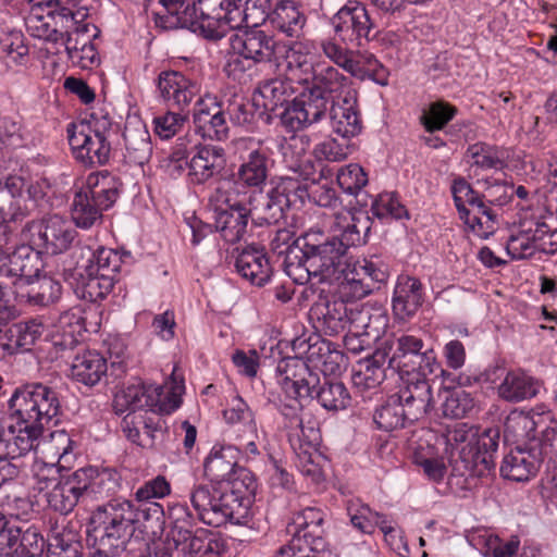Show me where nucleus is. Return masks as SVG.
<instances>
[{
    "label": "nucleus",
    "instance_id": "obj_1",
    "mask_svg": "<svg viewBox=\"0 0 557 557\" xmlns=\"http://www.w3.org/2000/svg\"><path fill=\"white\" fill-rule=\"evenodd\" d=\"M8 405L16 424L5 428L0 421V455L7 460L39 448L44 425L59 413L60 401L53 388L32 383L15 388Z\"/></svg>",
    "mask_w": 557,
    "mask_h": 557
},
{
    "label": "nucleus",
    "instance_id": "obj_2",
    "mask_svg": "<svg viewBox=\"0 0 557 557\" xmlns=\"http://www.w3.org/2000/svg\"><path fill=\"white\" fill-rule=\"evenodd\" d=\"M137 513L126 499H112L99 506L90 517L88 557H125L134 531Z\"/></svg>",
    "mask_w": 557,
    "mask_h": 557
},
{
    "label": "nucleus",
    "instance_id": "obj_3",
    "mask_svg": "<svg viewBox=\"0 0 557 557\" xmlns=\"http://www.w3.org/2000/svg\"><path fill=\"white\" fill-rule=\"evenodd\" d=\"M300 248H294L288 257L292 280L299 285L307 284L311 277L319 282L331 280L344 263L347 250L339 236L326 235L320 228L305 233Z\"/></svg>",
    "mask_w": 557,
    "mask_h": 557
},
{
    "label": "nucleus",
    "instance_id": "obj_4",
    "mask_svg": "<svg viewBox=\"0 0 557 557\" xmlns=\"http://www.w3.org/2000/svg\"><path fill=\"white\" fill-rule=\"evenodd\" d=\"M252 492L253 481L244 490L230 484L210 490L208 485L199 484L190 492V503L198 519L208 525L244 524L249 517Z\"/></svg>",
    "mask_w": 557,
    "mask_h": 557
},
{
    "label": "nucleus",
    "instance_id": "obj_5",
    "mask_svg": "<svg viewBox=\"0 0 557 557\" xmlns=\"http://www.w3.org/2000/svg\"><path fill=\"white\" fill-rule=\"evenodd\" d=\"M500 431L487 428L482 432L467 423H457L446 435L451 447V458L462 463V475L483 478L495 469V455L498 449Z\"/></svg>",
    "mask_w": 557,
    "mask_h": 557
},
{
    "label": "nucleus",
    "instance_id": "obj_6",
    "mask_svg": "<svg viewBox=\"0 0 557 557\" xmlns=\"http://www.w3.org/2000/svg\"><path fill=\"white\" fill-rule=\"evenodd\" d=\"M66 133L73 156L83 166H101L110 160L113 123L108 113L92 112L78 124L70 123Z\"/></svg>",
    "mask_w": 557,
    "mask_h": 557
},
{
    "label": "nucleus",
    "instance_id": "obj_7",
    "mask_svg": "<svg viewBox=\"0 0 557 557\" xmlns=\"http://www.w3.org/2000/svg\"><path fill=\"white\" fill-rule=\"evenodd\" d=\"M382 349L388 355V367L403 379L407 376H428L434 374L440 364L432 347L414 335L403 334L397 338L384 341Z\"/></svg>",
    "mask_w": 557,
    "mask_h": 557
},
{
    "label": "nucleus",
    "instance_id": "obj_8",
    "mask_svg": "<svg viewBox=\"0 0 557 557\" xmlns=\"http://www.w3.org/2000/svg\"><path fill=\"white\" fill-rule=\"evenodd\" d=\"M12 237L11 226L0 225V277L12 285L24 287L42 272L44 260L40 251L28 245H21L13 252L7 253L5 248Z\"/></svg>",
    "mask_w": 557,
    "mask_h": 557
},
{
    "label": "nucleus",
    "instance_id": "obj_9",
    "mask_svg": "<svg viewBox=\"0 0 557 557\" xmlns=\"http://www.w3.org/2000/svg\"><path fill=\"white\" fill-rule=\"evenodd\" d=\"M223 543L214 533L206 529L195 531L194 537L165 535L146 545L138 557H201L220 554Z\"/></svg>",
    "mask_w": 557,
    "mask_h": 557
},
{
    "label": "nucleus",
    "instance_id": "obj_10",
    "mask_svg": "<svg viewBox=\"0 0 557 557\" xmlns=\"http://www.w3.org/2000/svg\"><path fill=\"white\" fill-rule=\"evenodd\" d=\"M307 197H309V190L305 183L298 178L281 177L256 207L259 210V224L277 223L287 210L301 209Z\"/></svg>",
    "mask_w": 557,
    "mask_h": 557
},
{
    "label": "nucleus",
    "instance_id": "obj_11",
    "mask_svg": "<svg viewBox=\"0 0 557 557\" xmlns=\"http://www.w3.org/2000/svg\"><path fill=\"white\" fill-rule=\"evenodd\" d=\"M181 405L175 395L163 396V388L158 385H146L141 382L125 387L114 397V409L119 414L141 413L143 410H150L153 413L170 414Z\"/></svg>",
    "mask_w": 557,
    "mask_h": 557
},
{
    "label": "nucleus",
    "instance_id": "obj_12",
    "mask_svg": "<svg viewBox=\"0 0 557 557\" xmlns=\"http://www.w3.org/2000/svg\"><path fill=\"white\" fill-rule=\"evenodd\" d=\"M335 35L346 45L361 47L376 35V25L366 5L359 1H348L331 18Z\"/></svg>",
    "mask_w": 557,
    "mask_h": 557
},
{
    "label": "nucleus",
    "instance_id": "obj_13",
    "mask_svg": "<svg viewBox=\"0 0 557 557\" xmlns=\"http://www.w3.org/2000/svg\"><path fill=\"white\" fill-rule=\"evenodd\" d=\"M302 522L288 542L282 546L274 557H318L317 553L324 549L323 539L324 513L317 508L302 510Z\"/></svg>",
    "mask_w": 557,
    "mask_h": 557
},
{
    "label": "nucleus",
    "instance_id": "obj_14",
    "mask_svg": "<svg viewBox=\"0 0 557 557\" xmlns=\"http://www.w3.org/2000/svg\"><path fill=\"white\" fill-rule=\"evenodd\" d=\"M332 101L305 87L280 114L281 123L289 132L307 128L321 122L331 111Z\"/></svg>",
    "mask_w": 557,
    "mask_h": 557
},
{
    "label": "nucleus",
    "instance_id": "obj_15",
    "mask_svg": "<svg viewBox=\"0 0 557 557\" xmlns=\"http://www.w3.org/2000/svg\"><path fill=\"white\" fill-rule=\"evenodd\" d=\"M238 448L231 445H214L203 461V473L212 482L245 487L250 483V472L238 466Z\"/></svg>",
    "mask_w": 557,
    "mask_h": 557
},
{
    "label": "nucleus",
    "instance_id": "obj_16",
    "mask_svg": "<svg viewBox=\"0 0 557 557\" xmlns=\"http://www.w3.org/2000/svg\"><path fill=\"white\" fill-rule=\"evenodd\" d=\"M277 382L292 400L313 399L319 373L298 357L282 359L276 367Z\"/></svg>",
    "mask_w": 557,
    "mask_h": 557
},
{
    "label": "nucleus",
    "instance_id": "obj_17",
    "mask_svg": "<svg viewBox=\"0 0 557 557\" xmlns=\"http://www.w3.org/2000/svg\"><path fill=\"white\" fill-rule=\"evenodd\" d=\"M193 119L196 133L202 138L223 141L228 138L230 127L222 103L216 97L205 95L194 107Z\"/></svg>",
    "mask_w": 557,
    "mask_h": 557
},
{
    "label": "nucleus",
    "instance_id": "obj_18",
    "mask_svg": "<svg viewBox=\"0 0 557 557\" xmlns=\"http://www.w3.org/2000/svg\"><path fill=\"white\" fill-rule=\"evenodd\" d=\"M225 149L218 145H197L186 163L187 177L194 185H203L222 176L226 166Z\"/></svg>",
    "mask_w": 557,
    "mask_h": 557
},
{
    "label": "nucleus",
    "instance_id": "obj_19",
    "mask_svg": "<svg viewBox=\"0 0 557 557\" xmlns=\"http://www.w3.org/2000/svg\"><path fill=\"white\" fill-rule=\"evenodd\" d=\"M401 380L403 385L395 393V399L401 404L407 420L413 423L423 419L433 410L432 387L426 376H407V379L403 377Z\"/></svg>",
    "mask_w": 557,
    "mask_h": 557
},
{
    "label": "nucleus",
    "instance_id": "obj_20",
    "mask_svg": "<svg viewBox=\"0 0 557 557\" xmlns=\"http://www.w3.org/2000/svg\"><path fill=\"white\" fill-rule=\"evenodd\" d=\"M348 308L343 299L320 295L309 310V318L317 331L334 336L346 330Z\"/></svg>",
    "mask_w": 557,
    "mask_h": 557
},
{
    "label": "nucleus",
    "instance_id": "obj_21",
    "mask_svg": "<svg viewBox=\"0 0 557 557\" xmlns=\"http://www.w3.org/2000/svg\"><path fill=\"white\" fill-rule=\"evenodd\" d=\"M160 99L169 107L183 111L200 92L199 84L178 71H162L157 79Z\"/></svg>",
    "mask_w": 557,
    "mask_h": 557
},
{
    "label": "nucleus",
    "instance_id": "obj_22",
    "mask_svg": "<svg viewBox=\"0 0 557 557\" xmlns=\"http://www.w3.org/2000/svg\"><path fill=\"white\" fill-rule=\"evenodd\" d=\"M26 181L18 175H10L0 182V225L10 226L21 222L30 213L25 198Z\"/></svg>",
    "mask_w": 557,
    "mask_h": 557
},
{
    "label": "nucleus",
    "instance_id": "obj_23",
    "mask_svg": "<svg viewBox=\"0 0 557 557\" xmlns=\"http://www.w3.org/2000/svg\"><path fill=\"white\" fill-rule=\"evenodd\" d=\"M388 361L387 352L380 346L370 357L359 362V370L354 373L352 383L364 399H371L372 395L379 393L381 384L386 379V372L392 371Z\"/></svg>",
    "mask_w": 557,
    "mask_h": 557
},
{
    "label": "nucleus",
    "instance_id": "obj_24",
    "mask_svg": "<svg viewBox=\"0 0 557 557\" xmlns=\"http://www.w3.org/2000/svg\"><path fill=\"white\" fill-rule=\"evenodd\" d=\"M240 163L233 174L234 183L249 190H262L271 169L269 153L261 148L251 149L240 154Z\"/></svg>",
    "mask_w": 557,
    "mask_h": 557
},
{
    "label": "nucleus",
    "instance_id": "obj_25",
    "mask_svg": "<svg viewBox=\"0 0 557 557\" xmlns=\"http://www.w3.org/2000/svg\"><path fill=\"white\" fill-rule=\"evenodd\" d=\"M297 84L336 102L335 98L348 86L349 78L332 65L317 63L309 74L298 75Z\"/></svg>",
    "mask_w": 557,
    "mask_h": 557
},
{
    "label": "nucleus",
    "instance_id": "obj_26",
    "mask_svg": "<svg viewBox=\"0 0 557 557\" xmlns=\"http://www.w3.org/2000/svg\"><path fill=\"white\" fill-rule=\"evenodd\" d=\"M76 235L77 232L69 221L53 214L40 222L37 240L34 243L47 253L58 255L72 246Z\"/></svg>",
    "mask_w": 557,
    "mask_h": 557
},
{
    "label": "nucleus",
    "instance_id": "obj_27",
    "mask_svg": "<svg viewBox=\"0 0 557 557\" xmlns=\"http://www.w3.org/2000/svg\"><path fill=\"white\" fill-rule=\"evenodd\" d=\"M77 478L82 481L85 502L99 500L115 494L121 486V475L112 468L98 469L86 467L77 469Z\"/></svg>",
    "mask_w": 557,
    "mask_h": 557
},
{
    "label": "nucleus",
    "instance_id": "obj_28",
    "mask_svg": "<svg viewBox=\"0 0 557 557\" xmlns=\"http://www.w3.org/2000/svg\"><path fill=\"white\" fill-rule=\"evenodd\" d=\"M293 347L299 354H304L308 362L315 367L320 366L324 374L339 372L344 356L332 342L320 337L297 338Z\"/></svg>",
    "mask_w": 557,
    "mask_h": 557
},
{
    "label": "nucleus",
    "instance_id": "obj_29",
    "mask_svg": "<svg viewBox=\"0 0 557 557\" xmlns=\"http://www.w3.org/2000/svg\"><path fill=\"white\" fill-rule=\"evenodd\" d=\"M230 46L237 47L239 51L261 64L272 63L276 60L277 41L258 27H246L240 34L232 35Z\"/></svg>",
    "mask_w": 557,
    "mask_h": 557
},
{
    "label": "nucleus",
    "instance_id": "obj_30",
    "mask_svg": "<svg viewBox=\"0 0 557 557\" xmlns=\"http://www.w3.org/2000/svg\"><path fill=\"white\" fill-rule=\"evenodd\" d=\"M424 301L423 285L419 278L401 274L397 277L392 297V308L398 320L411 319Z\"/></svg>",
    "mask_w": 557,
    "mask_h": 557
},
{
    "label": "nucleus",
    "instance_id": "obj_31",
    "mask_svg": "<svg viewBox=\"0 0 557 557\" xmlns=\"http://www.w3.org/2000/svg\"><path fill=\"white\" fill-rule=\"evenodd\" d=\"M372 221L367 212L342 211L334 215V234L339 236L345 249L357 247L367 243Z\"/></svg>",
    "mask_w": 557,
    "mask_h": 557
},
{
    "label": "nucleus",
    "instance_id": "obj_32",
    "mask_svg": "<svg viewBox=\"0 0 557 557\" xmlns=\"http://www.w3.org/2000/svg\"><path fill=\"white\" fill-rule=\"evenodd\" d=\"M543 465L541 453L533 448L517 447L506 455L500 465V474L508 480L523 482L535 475Z\"/></svg>",
    "mask_w": 557,
    "mask_h": 557
},
{
    "label": "nucleus",
    "instance_id": "obj_33",
    "mask_svg": "<svg viewBox=\"0 0 557 557\" xmlns=\"http://www.w3.org/2000/svg\"><path fill=\"white\" fill-rule=\"evenodd\" d=\"M237 273L251 284L264 285L271 277L272 267L263 248L247 246L235 258Z\"/></svg>",
    "mask_w": 557,
    "mask_h": 557
},
{
    "label": "nucleus",
    "instance_id": "obj_34",
    "mask_svg": "<svg viewBox=\"0 0 557 557\" xmlns=\"http://www.w3.org/2000/svg\"><path fill=\"white\" fill-rule=\"evenodd\" d=\"M332 131L343 138H351L362 131L357 98L347 94L341 101L332 103L330 111Z\"/></svg>",
    "mask_w": 557,
    "mask_h": 557
},
{
    "label": "nucleus",
    "instance_id": "obj_35",
    "mask_svg": "<svg viewBox=\"0 0 557 557\" xmlns=\"http://www.w3.org/2000/svg\"><path fill=\"white\" fill-rule=\"evenodd\" d=\"M496 389L502 400L518 404L535 397L541 389V384L522 370H510L506 372Z\"/></svg>",
    "mask_w": 557,
    "mask_h": 557
},
{
    "label": "nucleus",
    "instance_id": "obj_36",
    "mask_svg": "<svg viewBox=\"0 0 557 557\" xmlns=\"http://www.w3.org/2000/svg\"><path fill=\"white\" fill-rule=\"evenodd\" d=\"M107 371V359L100 352L90 349L78 351L71 364V377L88 387L97 385L106 376Z\"/></svg>",
    "mask_w": 557,
    "mask_h": 557
},
{
    "label": "nucleus",
    "instance_id": "obj_37",
    "mask_svg": "<svg viewBox=\"0 0 557 557\" xmlns=\"http://www.w3.org/2000/svg\"><path fill=\"white\" fill-rule=\"evenodd\" d=\"M162 9L151 11L157 27L169 30L189 27L197 15V8L191 7L189 0H159Z\"/></svg>",
    "mask_w": 557,
    "mask_h": 557
},
{
    "label": "nucleus",
    "instance_id": "obj_38",
    "mask_svg": "<svg viewBox=\"0 0 557 557\" xmlns=\"http://www.w3.org/2000/svg\"><path fill=\"white\" fill-rule=\"evenodd\" d=\"M77 476V471H74L61 482L55 483V486L51 490L47 491L46 500L51 509L62 515H67L79 502H85L82 481Z\"/></svg>",
    "mask_w": 557,
    "mask_h": 557
},
{
    "label": "nucleus",
    "instance_id": "obj_39",
    "mask_svg": "<svg viewBox=\"0 0 557 557\" xmlns=\"http://www.w3.org/2000/svg\"><path fill=\"white\" fill-rule=\"evenodd\" d=\"M47 17L52 22V42H62L71 32L87 17V9L82 7L77 10L65 7L61 0H48Z\"/></svg>",
    "mask_w": 557,
    "mask_h": 557
},
{
    "label": "nucleus",
    "instance_id": "obj_40",
    "mask_svg": "<svg viewBox=\"0 0 557 557\" xmlns=\"http://www.w3.org/2000/svg\"><path fill=\"white\" fill-rule=\"evenodd\" d=\"M70 276L74 282H70L75 294L84 300L96 302L103 299L113 288L115 281L103 274H92L85 271V268H76Z\"/></svg>",
    "mask_w": 557,
    "mask_h": 557
},
{
    "label": "nucleus",
    "instance_id": "obj_41",
    "mask_svg": "<svg viewBox=\"0 0 557 557\" xmlns=\"http://www.w3.org/2000/svg\"><path fill=\"white\" fill-rule=\"evenodd\" d=\"M347 319V330L355 334L369 335L372 338H379L387 326V315L381 311H372L369 307L357 304H349Z\"/></svg>",
    "mask_w": 557,
    "mask_h": 557
},
{
    "label": "nucleus",
    "instance_id": "obj_42",
    "mask_svg": "<svg viewBox=\"0 0 557 557\" xmlns=\"http://www.w3.org/2000/svg\"><path fill=\"white\" fill-rule=\"evenodd\" d=\"M121 187L122 183L116 176L102 171L89 174L83 189L104 211L116 202Z\"/></svg>",
    "mask_w": 557,
    "mask_h": 557
},
{
    "label": "nucleus",
    "instance_id": "obj_43",
    "mask_svg": "<svg viewBox=\"0 0 557 557\" xmlns=\"http://www.w3.org/2000/svg\"><path fill=\"white\" fill-rule=\"evenodd\" d=\"M249 218L250 210L243 202L228 211L218 213L214 216V226L225 242L235 244L246 235Z\"/></svg>",
    "mask_w": 557,
    "mask_h": 557
},
{
    "label": "nucleus",
    "instance_id": "obj_44",
    "mask_svg": "<svg viewBox=\"0 0 557 557\" xmlns=\"http://www.w3.org/2000/svg\"><path fill=\"white\" fill-rule=\"evenodd\" d=\"M272 27L287 37L299 38L306 24V16L293 0H281L273 8L270 18Z\"/></svg>",
    "mask_w": 557,
    "mask_h": 557
},
{
    "label": "nucleus",
    "instance_id": "obj_45",
    "mask_svg": "<svg viewBox=\"0 0 557 557\" xmlns=\"http://www.w3.org/2000/svg\"><path fill=\"white\" fill-rule=\"evenodd\" d=\"M296 79L290 76L276 77L263 82L258 87V95L262 98V106L265 110L275 111L278 107H287L294 97L297 88Z\"/></svg>",
    "mask_w": 557,
    "mask_h": 557
},
{
    "label": "nucleus",
    "instance_id": "obj_46",
    "mask_svg": "<svg viewBox=\"0 0 557 557\" xmlns=\"http://www.w3.org/2000/svg\"><path fill=\"white\" fill-rule=\"evenodd\" d=\"M272 10V0L236 1L233 12V29L259 27L270 18Z\"/></svg>",
    "mask_w": 557,
    "mask_h": 557
},
{
    "label": "nucleus",
    "instance_id": "obj_47",
    "mask_svg": "<svg viewBox=\"0 0 557 557\" xmlns=\"http://www.w3.org/2000/svg\"><path fill=\"white\" fill-rule=\"evenodd\" d=\"M125 153L124 158L129 164L144 165L152 154L151 138L145 126H126L123 133Z\"/></svg>",
    "mask_w": 557,
    "mask_h": 557
},
{
    "label": "nucleus",
    "instance_id": "obj_48",
    "mask_svg": "<svg viewBox=\"0 0 557 557\" xmlns=\"http://www.w3.org/2000/svg\"><path fill=\"white\" fill-rule=\"evenodd\" d=\"M480 194L469 206V219H461L480 238H488L497 227V214Z\"/></svg>",
    "mask_w": 557,
    "mask_h": 557
},
{
    "label": "nucleus",
    "instance_id": "obj_49",
    "mask_svg": "<svg viewBox=\"0 0 557 557\" xmlns=\"http://www.w3.org/2000/svg\"><path fill=\"white\" fill-rule=\"evenodd\" d=\"M261 65L250 55L239 51L237 47H231L223 70L230 79L246 85L260 75Z\"/></svg>",
    "mask_w": 557,
    "mask_h": 557
},
{
    "label": "nucleus",
    "instance_id": "obj_50",
    "mask_svg": "<svg viewBox=\"0 0 557 557\" xmlns=\"http://www.w3.org/2000/svg\"><path fill=\"white\" fill-rule=\"evenodd\" d=\"M313 399L327 411H338L346 409L350 404V394L344 383L339 381L319 379V386L313 393Z\"/></svg>",
    "mask_w": 557,
    "mask_h": 557
},
{
    "label": "nucleus",
    "instance_id": "obj_51",
    "mask_svg": "<svg viewBox=\"0 0 557 557\" xmlns=\"http://www.w3.org/2000/svg\"><path fill=\"white\" fill-rule=\"evenodd\" d=\"M25 296L29 304L36 306H50L55 304L62 295V286L59 281L47 274H39L27 285Z\"/></svg>",
    "mask_w": 557,
    "mask_h": 557
},
{
    "label": "nucleus",
    "instance_id": "obj_52",
    "mask_svg": "<svg viewBox=\"0 0 557 557\" xmlns=\"http://www.w3.org/2000/svg\"><path fill=\"white\" fill-rule=\"evenodd\" d=\"M102 209L84 189L75 193L71 205V216L77 227L88 230L102 220Z\"/></svg>",
    "mask_w": 557,
    "mask_h": 557
},
{
    "label": "nucleus",
    "instance_id": "obj_53",
    "mask_svg": "<svg viewBox=\"0 0 557 557\" xmlns=\"http://www.w3.org/2000/svg\"><path fill=\"white\" fill-rule=\"evenodd\" d=\"M122 263V256L119 251L99 246L91 252L84 268L85 271H90V275L103 274L116 282Z\"/></svg>",
    "mask_w": 557,
    "mask_h": 557
},
{
    "label": "nucleus",
    "instance_id": "obj_54",
    "mask_svg": "<svg viewBox=\"0 0 557 557\" xmlns=\"http://www.w3.org/2000/svg\"><path fill=\"white\" fill-rule=\"evenodd\" d=\"M395 397V394L391 395L373 414V421L377 428L386 432L405 428L411 423L407 420V414L401 404Z\"/></svg>",
    "mask_w": 557,
    "mask_h": 557
},
{
    "label": "nucleus",
    "instance_id": "obj_55",
    "mask_svg": "<svg viewBox=\"0 0 557 557\" xmlns=\"http://www.w3.org/2000/svg\"><path fill=\"white\" fill-rule=\"evenodd\" d=\"M73 445L74 442L65 430H57L42 443V454L50 460L69 467L74 458Z\"/></svg>",
    "mask_w": 557,
    "mask_h": 557
},
{
    "label": "nucleus",
    "instance_id": "obj_56",
    "mask_svg": "<svg viewBox=\"0 0 557 557\" xmlns=\"http://www.w3.org/2000/svg\"><path fill=\"white\" fill-rule=\"evenodd\" d=\"M42 334V324L35 320L13 324L8 331V346L20 351H28Z\"/></svg>",
    "mask_w": 557,
    "mask_h": 557
},
{
    "label": "nucleus",
    "instance_id": "obj_57",
    "mask_svg": "<svg viewBox=\"0 0 557 557\" xmlns=\"http://www.w3.org/2000/svg\"><path fill=\"white\" fill-rule=\"evenodd\" d=\"M530 444L541 453L542 461L547 460L548 468L552 466L554 475L550 490H555L557 486V421L542 431L540 440L534 438Z\"/></svg>",
    "mask_w": 557,
    "mask_h": 557
},
{
    "label": "nucleus",
    "instance_id": "obj_58",
    "mask_svg": "<svg viewBox=\"0 0 557 557\" xmlns=\"http://www.w3.org/2000/svg\"><path fill=\"white\" fill-rule=\"evenodd\" d=\"M530 444L541 453L542 461L547 460L548 468L552 466L554 475L550 490H555L557 486V421L542 431L540 440L534 438Z\"/></svg>",
    "mask_w": 557,
    "mask_h": 557
},
{
    "label": "nucleus",
    "instance_id": "obj_59",
    "mask_svg": "<svg viewBox=\"0 0 557 557\" xmlns=\"http://www.w3.org/2000/svg\"><path fill=\"white\" fill-rule=\"evenodd\" d=\"M352 62L359 74H350L351 76L360 81L371 79L381 86L388 84V72L374 54L355 52Z\"/></svg>",
    "mask_w": 557,
    "mask_h": 557
},
{
    "label": "nucleus",
    "instance_id": "obj_60",
    "mask_svg": "<svg viewBox=\"0 0 557 557\" xmlns=\"http://www.w3.org/2000/svg\"><path fill=\"white\" fill-rule=\"evenodd\" d=\"M305 242V234L295 238L294 232L287 228H278L275 231L273 237L270 240L271 250L276 253L278 257L284 256L282 267L284 272L288 277L292 278V274L289 272V261L288 257L292 253L294 248H300L302 250V244Z\"/></svg>",
    "mask_w": 557,
    "mask_h": 557
},
{
    "label": "nucleus",
    "instance_id": "obj_61",
    "mask_svg": "<svg viewBox=\"0 0 557 557\" xmlns=\"http://www.w3.org/2000/svg\"><path fill=\"white\" fill-rule=\"evenodd\" d=\"M354 268L357 276L368 282L373 290L379 289L382 284L386 283L389 276L388 265L379 258L358 260Z\"/></svg>",
    "mask_w": 557,
    "mask_h": 557
},
{
    "label": "nucleus",
    "instance_id": "obj_62",
    "mask_svg": "<svg viewBox=\"0 0 557 557\" xmlns=\"http://www.w3.org/2000/svg\"><path fill=\"white\" fill-rule=\"evenodd\" d=\"M286 66L289 76L297 81L298 75L310 73L317 66V63L310 61L306 47L299 41H293L285 47Z\"/></svg>",
    "mask_w": 557,
    "mask_h": 557
},
{
    "label": "nucleus",
    "instance_id": "obj_63",
    "mask_svg": "<svg viewBox=\"0 0 557 557\" xmlns=\"http://www.w3.org/2000/svg\"><path fill=\"white\" fill-rule=\"evenodd\" d=\"M456 113V107L445 101H435L423 112L420 120L425 131L433 133L444 128Z\"/></svg>",
    "mask_w": 557,
    "mask_h": 557
},
{
    "label": "nucleus",
    "instance_id": "obj_64",
    "mask_svg": "<svg viewBox=\"0 0 557 557\" xmlns=\"http://www.w3.org/2000/svg\"><path fill=\"white\" fill-rule=\"evenodd\" d=\"M467 153L472 160V165L481 170H498L504 165L503 156L495 146L476 143L469 146Z\"/></svg>",
    "mask_w": 557,
    "mask_h": 557
}]
</instances>
